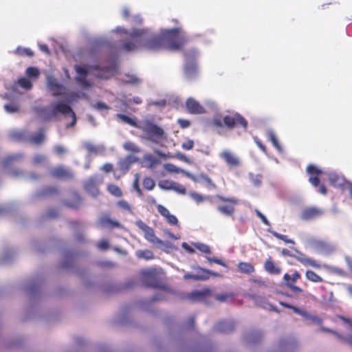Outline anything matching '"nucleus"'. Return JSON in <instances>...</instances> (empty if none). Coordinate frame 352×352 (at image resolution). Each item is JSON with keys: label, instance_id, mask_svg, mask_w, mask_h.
<instances>
[{"label": "nucleus", "instance_id": "11", "mask_svg": "<svg viewBox=\"0 0 352 352\" xmlns=\"http://www.w3.org/2000/svg\"><path fill=\"white\" fill-rule=\"evenodd\" d=\"M324 214V210L317 207L305 208L301 213V219L304 221L314 220Z\"/></svg>", "mask_w": 352, "mask_h": 352}, {"label": "nucleus", "instance_id": "27", "mask_svg": "<svg viewBox=\"0 0 352 352\" xmlns=\"http://www.w3.org/2000/svg\"><path fill=\"white\" fill-rule=\"evenodd\" d=\"M28 140L26 141L30 142L34 144H40L45 140L44 131L43 129H40L37 133H28Z\"/></svg>", "mask_w": 352, "mask_h": 352}, {"label": "nucleus", "instance_id": "35", "mask_svg": "<svg viewBox=\"0 0 352 352\" xmlns=\"http://www.w3.org/2000/svg\"><path fill=\"white\" fill-rule=\"evenodd\" d=\"M264 267L265 270L271 274H279L281 272V269L276 265L271 260L265 261Z\"/></svg>", "mask_w": 352, "mask_h": 352}, {"label": "nucleus", "instance_id": "50", "mask_svg": "<svg viewBox=\"0 0 352 352\" xmlns=\"http://www.w3.org/2000/svg\"><path fill=\"white\" fill-rule=\"evenodd\" d=\"M124 81L130 85H138L142 82V79L135 75H126Z\"/></svg>", "mask_w": 352, "mask_h": 352}, {"label": "nucleus", "instance_id": "41", "mask_svg": "<svg viewBox=\"0 0 352 352\" xmlns=\"http://www.w3.org/2000/svg\"><path fill=\"white\" fill-rule=\"evenodd\" d=\"M22 157H23V154L19 153L10 155L7 157H6L5 160H3V166L5 167H6V166H9L12 162L20 160Z\"/></svg>", "mask_w": 352, "mask_h": 352}, {"label": "nucleus", "instance_id": "42", "mask_svg": "<svg viewBox=\"0 0 352 352\" xmlns=\"http://www.w3.org/2000/svg\"><path fill=\"white\" fill-rule=\"evenodd\" d=\"M267 135L269 140L272 142L274 146L276 147L279 152H281L282 147L278 142L275 133L273 131L270 130L267 131Z\"/></svg>", "mask_w": 352, "mask_h": 352}, {"label": "nucleus", "instance_id": "22", "mask_svg": "<svg viewBox=\"0 0 352 352\" xmlns=\"http://www.w3.org/2000/svg\"><path fill=\"white\" fill-rule=\"evenodd\" d=\"M157 208L158 212L162 216H163L164 217H165L166 219V221H168V223H170V225H173V226H175L177 224L178 220H177V217L175 215L171 214L170 213L169 210L166 208H165L164 206H163L161 204H158L157 206Z\"/></svg>", "mask_w": 352, "mask_h": 352}, {"label": "nucleus", "instance_id": "15", "mask_svg": "<svg viewBox=\"0 0 352 352\" xmlns=\"http://www.w3.org/2000/svg\"><path fill=\"white\" fill-rule=\"evenodd\" d=\"M234 328V322L230 320H221L218 322L214 327V331L228 333L233 331Z\"/></svg>", "mask_w": 352, "mask_h": 352}, {"label": "nucleus", "instance_id": "12", "mask_svg": "<svg viewBox=\"0 0 352 352\" xmlns=\"http://www.w3.org/2000/svg\"><path fill=\"white\" fill-rule=\"evenodd\" d=\"M188 111L192 114H202L206 113L205 109L195 99L189 98L186 102Z\"/></svg>", "mask_w": 352, "mask_h": 352}, {"label": "nucleus", "instance_id": "26", "mask_svg": "<svg viewBox=\"0 0 352 352\" xmlns=\"http://www.w3.org/2000/svg\"><path fill=\"white\" fill-rule=\"evenodd\" d=\"M96 224L102 228H107L120 226V223L119 222L111 219L107 216L100 217L98 219Z\"/></svg>", "mask_w": 352, "mask_h": 352}, {"label": "nucleus", "instance_id": "63", "mask_svg": "<svg viewBox=\"0 0 352 352\" xmlns=\"http://www.w3.org/2000/svg\"><path fill=\"white\" fill-rule=\"evenodd\" d=\"M117 206L120 208L122 210L129 211L131 212V208L129 204L124 201V200H120L118 201Z\"/></svg>", "mask_w": 352, "mask_h": 352}, {"label": "nucleus", "instance_id": "18", "mask_svg": "<svg viewBox=\"0 0 352 352\" xmlns=\"http://www.w3.org/2000/svg\"><path fill=\"white\" fill-rule=\"evenodd\" d=\"M263 337V334L258 330H250L244 335V340L248 344H254L258 342Z\"/></svg>", "mask_w": 352, "mask_h": 352}, {"label": "nucleus", "instance_id": "21", "mask_svg": "<svg viewBox=\"0 0 352 352\" xmlns=\"http://www.w3.org/2000/svg\"><path fill=\"white\" fill-rule=\"evenodd\" d=\"M328 175L329 181L333 186L344 187L345 189H348L346 184L350 182L346 181L344 177L338 175L336 173H330Z\"/></svg>", "mask_w": 352, "mask_h": 352}, {"label": "nucleus", "instance_id": "64", "mask_svg": "<svg viewBox=\"0 0 352 352\" xmlns=\"http://www.w3.org/2000/svg\"><path fill=\"white\" fill-rule=\"evenodd\" d=\"M46 156L42 154H36L34 157L32 162L33 164H41L43 163L46 160Z\"/></svg>", "mask_w": 352, "mask_h": 352}, {"label": "nucleus", "instance_id": "5", "mask_svg": "<svg viewBox=\"0 0 352 352\" xmlns=\"http://www.w3.org/2000/svg\"><path fill=\"white\" fill-rule=\"evenodd\" d=\"M197 54V52L195 50L184 53L186 57L184 75L188 80L195 77L197 73V65L195 60Z\"/></svg>", "mask_w": 352, "mask_h": 352}, {"label": "nucleus", "instance_id": "20", "mask_svg": "<svg viewBox=\"0 0 352 352\" xmlns=\"http://www.w3.org/2000/svg\"><path fill=\"white\" fill-rule=\"evenodd\" d=\"M82 146L88 151L89 154L100 155L103 153L105 150V148L103 145H95L87 141L82 142Z\"/></svg>", "mask_w": 352, "mask_h": 352}, {"label": "nucleus", "instance_id": "57", "mask_svg": "<svg viewBox=\"0 0 352 352\" xmlns=\"http://www.w3.org/2000/svg\"><path fill=\"white\" fill-rule=\"evenodd\" d=\"M155 183L153 179H151V177L144 178L143 181V186L146 189L148 190H153V188L155 187Z\"/></svg>", "mask_w": 352, "mask_h": 352}, {"label": "nucleus", "instance_id": "40", "mask_svg": "<svg viewBox=\"0 0 352 352\" xmlns=\"http://www.w3.org/2000/svg\"><path fill=\"white\" fill-rule=\"evenodd\" d=\"M189 195L197 204H200L210 199V196H204L196 192H190Z\"/></svg>", "mask_w": 352, "mask_h": 352}, {"label": "nucleus", "instance_id": "39", "mask_svg": "<svg viewBox=\"0 0 352 352\" xmlns=\"http://www.w3.org/2000/svg\"><path fill=\"white\" fill-rule=\"evenodd\" d=\"M217 210L226 216H231L234 212V208L232 206H219Z\"/></svg>", "mask_w": 352, "mask_h": 352}, {"label": "nucleus", "instance_id": "31", "mask_svg": "<svg viewBox=\"0 0 352 352\" xmlns=\"http://www.w3.org/2000/svg\"><path fill=\"white\" fill-rule=\"evenodd\" d=\"M142 162L144 163L143 166L148 168H153L155 165L160 163L159 160L153 155L148 153L143 155Z\"/></svg>", "mask_w": 352, "mask_h": 352}, {"label": "nucleus", "instance_id": "62", "mask_svg": "<svg viewBox=\"0 0 352 352\" xmlns=\"http://www.w3.org/2000/svg\"><path fill=\"white\" fill-rule=\"evenodd\" d=\"M307 172L311 175H318L322 173V171L315 166L310 164L307 168Z\"/></svg>", "mask_w": 352, "mask_h": 352}, {"label": "nucleus", "instance_id": "23", "mask_svg": "<svg viewBox=\"0 0 352 352\" xmlns=\"http://www.w3.org/2000/svg\"><path fill=\"white\" fill-rule=\"evenodd\" d=\"M197 270V277L200 278H197V280H208L210 276H214V277H220L221 274L217 272H214L212 271H210L209 270L204 269L199 267H197L196 268Z\"/></svg>", "mask_w": 352, "mask_h": 352}, {"label": "nucleus", "instance_id": "30", "mask_svg": "<svg viewBox=\"0 0 352 352\" xmlns=\"http://www.w3.org/2000/svg\"><path fill=\"white\" fill-rule=\"evenodd\" d=\"M316 247L320 253L324 254H328L335 250L333 245L322 241H316Z\"/></svg>", "mask_w": 352, "mask_h": 352}, {"label": "nucleus", "instance_id": "49", "mask_svg": "<svg viewBox=\"0 0 352 352\" xmlns=\"http://www.w3.org/2000/svg\"><path fill=\"white\" fill-rule=\"evenodd\" d=\"M123 147L125 150L131 151L134 153H138L140 152V148L132 142H126L124 144Z\"/></svg>", "mask_w": 352, "mask_h": 352}, {"label": "nucleus", "instance_id": "32", "mask_svg": "<svg viewBox=\"0 0 352 352\" xmlns=\"http://www.w3.org/2000/svg\"><path fill=\"white\" fill-rule=\"evenodd\" d=\"M9 136L12 140L19 141H26L28 140V132L25 131L11 130Z\"/></svg>", "mask_w": 352, "mask_h": 352}, {"label": "nucleus", "instance_id": "58", "mask_svg": "<svg viewBox=\"0 0 352 352\" xmlns=\"http://www.w3.org/2000/svg\"><path fill=\"white\" fill-rule=\"evenodd\" d=\"M117 117L119 119H120L122 122H124L131 126H135V122L132 118H131L130 117H129L126 115H124L122 113H118V114H117Z\"/></svg>", "mask_w": 352, "mask_h": 352}, {"label": "nucleus", "instance_id": "25", "mask_svg": "<svg viewBox=\"0 0 352 352\" xmlns=\"http://www.w3.org/2000/svg\"><path fill=\"white\" fill-rule=\"evenodd\" d=\"M82 198L76 192H73V196L72 199H63V203L69 208L76 209L78 208L82 205Z\"/></svg>", "mask_w": 352, "mask_h": 352}, {"label": "nucleus", "instance_id": "33", "mask_svg": "<svg viewBox=\"0 0 352 352\" xmlns=\"http://www.w3.org/2000/svg\"><path fill=\"white\" fill-rule=\"evenodd\" d=\"M0 96L4 99L14 102L19 98L21 93L19 91V89H6V91L3 94H0Z\"/></svg>", "mask_w": 352, "mask_h": 352}, {"label": "nucleus", "instance_id": "16", "mask_svg": "<svg viewBox=\"0 0 352 352\" xmlns=\"http://www.w3.org/2000/svg\"><path fill=\"white\" fill-rule=\"evenodd\" d=\"M295 313L301 316L305 321L309 322L310 324H320L322 323V319L318 316L311 314L305 310L301 309H296Z\"/></svg>", "mask_w": 352, "mask_h": 352}, {"label": "nucleus", "instance_id": "28", "mask_svg": "<svg viewBox=\"0 0 352 352\" xmlns=\"http://www.w3.org/2000/svg\"><path fill=\"white\" fill-rule=\"evenodd\" d=\"M144 131L149 135H152L157 138L162 137L164 133V130L162 128L152 123L147 124L144 126Z\"/></svg>", "mask_w": 352, "mask_h": 352}, {"label": "nucleus", "instance_id": "7", "mask_svg": "<svg viewBox=\"0 0 352 352\" xmlns=\"http://www.w3.org/2000/svg\"><path fill=\"white\" fill-rule=\"evenodd\" d=\"M41 282L40 277H36L25 284V290L31 298L38 299L40 297Z\"/></svg>", "mask_w": 352, "mask_h": 352}, {"label": "nucleus", "instance_id": "36", "mask_svg": "<svg viewBox=\"0 0 352 352\" xmlns=\"http://www.w3.org/2000/svg\"><path fill=\"white\" fill-rule=\"evenodd\" d=\"M58 189L56 186H49L43 188L42 190L38 192V197L54 195L58 194Z\"/></svg>", "mask_w": 352, "mask_h": 352}, {"label": "nucleus", "instance_id": "2", "mask_svg": "<svg viewBox=\"0 0 352 352\" xmlns=\"http://www.w3.org/2000/svg\"><path fill=\"white\" fill-rule=\"evenodd\" d=\"M54 99L47 107H35L36 115L43 120L58 119L60 116L71 118L72 122L67 127H72L76 123V116L71 104L78 100H89L88 94L81 90L72 91L71 89H52Z\"/></svg>", "mask_w": 352, "mask_h": 352}, {"label": "nucleus", "instance_id": "47", "mask_svg": "<svg viewBox=\"0 0 352 352\" xmlns=\"http://www.w3.org/2000/svg\"><path fill=\"white\" fill-rule=\"evenodd\" d=\"M173 185H175V182L169 180H162L158 183V186L165 190H173Z\"/></svg>", "mask_w": 352, "mask_h": 352}, {"label": "nucleus", "instance_id": "10", "mask_svg": "<svg viewBox=\"0 0 352 352\" xmlns=\"http://www.w3.org/2000/svg\"><path fill=\"white\" fill-rule=\"evenodd\" d=\"M223 123L227 128L232 129L237 124H241L245 129L247 128L248 122L243 117L236 113L234 117L226 116L223 118Z\"/></svg>", "mask_w": 352, "mask_h": 352}, {"label": "nucleus", "instance_id": "44", "mask_svg": "<svg viewBox=\"0 0 352 352\" xmlns=\"http://www.w3.org/2000/svg\"><path fill=\"white\" fill-rule=\"evenodd\" d=\"M136 256L139 258H143L145 260H150L153 258V253L148 250H138L136 252Z\"/></svg>", "mask_w": 352, "mask_h": 352}, {"label": "nucleus", "instance_id": "54", "mask_svg": "<svg viewBox=\"0 0 352 352\" xmlns=\"http://www.w3.org/2000/svg\"><path fill=\"white\" fill-rule=\"evenodd\" d=\"M206 292L194 291L188 296L189 298L192 300H198L203 298L206 296Z\"/></svg>", "mask_w": 352, "mask_h": 352}, {"label": "nucleus", "instance_id": "29", "mask_svg": "<svg viewBox=\"0 0 352 352\" xmlns=\"http://www.w3.org/2000/svg\"><path fill=\"white\" fill-rule=\"evenodd\" d=\"M136 160L135 157L129 155L124 158L120 159L118 162V164L120 169L125 173L129 170L131 165L135 162Z\"/></svg>", "mask_w": 352, "mask_h": 352}, {"label": "nucleus", "instance_id": "9", "mask_svg": "<svg viewBox=\"0 0 352 352\" xmlns=\"http://www.w3.org/2000/svg\"><path fill=\"white\" fill-rule=\"evenodd\" d=\"M50 175L55 178L61 179H73L74 177L72 169L64 166L52 168L50 170Z\"/></svg>", "mask_w": 352, "mask_h": 352}, {"label": "nucleus", "instance_id": "24", "mask_svg": "<svg viewBox=\"0 0 352 352\" xmlns=\"http://www.w3.org/2000/svg\"><path fill=\"white\" fill-rule=\"evenodd\" d=\"M141 274L142 280L146 285L151 287H156V278L153 272L149 270H143Z\"/></svg>", "mask_w": 352, "mask_h": 352}, {"label": "nucleus", "instance_id": "55", "mask_svg": "<svg viewBox=\"0 0 352 352\" xmlns=\"http://www.w3.org/2000/svg\"><path fill=\"white\" fill-rule=\"evenodd\" d=\"M193 245L199 250L200 252L206 253V254H210V248L204 243H194Z\"/></svg>", "mask_w": 352, "mask_h": 352}, {"label": "nucleus", "instance_id": "46", "mask_svg": "<svg viewBox=\"0 0 352 352\" xmlns=\"http://www.w3.org/2000/svg\"><path fill=\"white\" fill-rule=\"evenodd\" d=\"M116 322L120 324H126L129 322V313L128 311L123 309L118 316Z\"/></svg>", "mask_w": 352, "mask_h": 352}, {"label": "nucleus", "instance_id": "43", "mask_svg": "<svg viewBox=\"0 0 352 352\" xmlns=\"http://www.w3.org/2000/svg\"><path fill=\"white\" fill-rule=\"evenodd\" d=\"M267 231L268 232L271 233L276 238H277L278 239H280L282 241H284L287 243H292V244H294L295 243L294 240L287 239V236L286 235H283V234H279L278 232L272 230L271 228H268L267 230Z\"/></svg>", "mask_w": 352, "mask_h": 352}, {"label": "nucleus", "instance_id": "38", "mask_svg": "<svg viewBox=\"0 0 352 352\" xmlns=\"http://www.w3.org/2000/svg\"><path fill=\"white\" fill-rule=\"evenodd\" d=\"M238 267L240 271L245 274H249L254 271V266L249 263L240 262L238 265Z\"/></svg>", "mask_w": 352, "mask_h": 352}, {"label": "nucleus", "instance_id": "48", "mask_svg": "<svg viewBox=\"0 0 352 352\" xmlns=\"http://www.w3.org/2000/svg\"><path fill=\"white\" fill-rule=\"evenodd\" d=\"M249 178L252 184L256 187H260L262 184V176L261 175H254L253 173H249Z\"/></svg>", "mask_w": 352, "mask_h": 352}, {"label": "nucleus", "instance_id": "34", "mask_svg": "<svg viewBox=\"0 0 352 352\" xmlns=\"http://www.w3.org/2000/svg\"><path fill=\"white\" fill-rule=\"evenodd\" d=\"M13 175L17 177L25 179L36 180L38 179V176L36 174L34 173H28L21 170H14Z\"/></svg>", "mask_w": 352, "mask_h": 352}, {"label": "nucleus", "instance_id": "8", "mask_svg": "<svg viewBox=\"0 0 352 352\" xmlns=\"http://www.w3.org/2000/svg\"><path fill=\"white\" fill-rule=\"evenodd\" d=\"M103 182V177L100 175H94L85 182V190L93 197L99 194L97 186Z\"/></svg>", "mask_w": 352, "mask_h": 352}, {"label": "nucleus", "instance_id": "1", "mask_svg": "<svg viewBox=\"0 0 352 352\" xmlns=\"http://www.w3.org/2000/svg\"><path fill=\"white\" fill-rule=\"evenodd\" d=\"M186 42V38L177 28L166 30L160 34H152L148 30L134 29L122 47L126 52L138 49L157 51L164 48L179 50Z\"/></svg>", "mask_w": 352, "mask_h": 352}, {"label": "nucleus", "instance_id": "6", "mask_svg": "<svg viewBox=\"0 0 352 352\" xmlns=\"http://www.w3.org/2000/svg\"><path fill=\"white\" fill-rule=\"evenodd\" d=\"M293 250L295 251L297 255L292 254L287 249H283L281 253L285 256L295 258L297 261L305 265H309L316 268H320L321 267L320 264H319L316 260L307 257L305 254L297 250L296 248H293Z\"/></svg>", "mask_w": 352, "mask_h": 352}, {"label": "nucleus", "instance_id": "52", "mask_svg": "<svg viewBox=\"0 0 352 352\" xmlns=\"http://www.w3.org/2000/svg\"><path fill=\"white\" fill-rule=\"evenodd\" d=\"M109 192L115 197H121L122 193L120 188L114 184H109L107 188Z\"/></svg>", "mask_w": 352, "mask_h": 352}, {"label": "nucleus", "instance_id": "59", "mask_svg": "<svg viewBox=\"0 0 352 352\" xmlns=\"http://www.w3.org/2000/svg\"><path fill=\"white\" fill-rule=\"evenodd\" d=\"M122 101L124 102V104L126 107L129 106L131 104L132 101L135 104H140L142 102V100L139 97H133V98L124 97V99Z\"/></svg>", "mask_w": 352, "mask_h": 352}, {"label": "nucleus", "instance_id": "45", "mask_svg": "<svg viewBox=\"0 0 352 352\" xmlns=\"http://www.w3.org/2000/svg\"><path fill=\"white\" fill-rule=\"evenodd\" d=\"M295 344L294 340L290 338H283L280 340V347L283 349L292 348Z\"/></svg>", "mask_w": 352, "mask_h": 352}, {"label": "nucleus", "instance_id": "17", "mask_svg": "<svg viewBox=\"0 0 352 352\" xmlns=\"http://www.w3.org/2000/svg\"><path fill=\"white\" fill-rule=\"evenodd\" d=\"M16 255L14 248H6L0 253V264L10 263Z\"/></svg>", "mask_w": 352, "mask_h": 352}, {"label": "nucleus", "instance_id": "56", "mask_svg": "<svg viewBox=\"0 0 352 352\" xmlns=\"http://www.w3.org/2000/svg\"><path fill=\"white\" fill-rule=\"evenodd\" d=\"M76 71L79 76V80L80 81L85 80L87 76V70L86 69V68L80 66H76Z\"/></svg>", "mask_w": 352, "mask_h": 352}, {"label": "nucleus", "instance_id": "13", "mask_svg": "<svg viewBox=\"0 0 352 352\" xmlns=\"http://www.w3.org/2000/svg\"><path fill=\"white\" fill-rule=\"evenodd\" d=\"M76 256V254L74 252L65 250L63 253V259L60 264V267L66 270H71Z\"/></svg>", "mask_w": 352, "mask_h": 352}, {"label": "nucleus", "instance_id": "61", "mask_svg": "<svg viewBox=\"0 0 352 352\" xmlns=\"http://www.w3.org/2000/svg\"><path fill=\"white\" fill-rule=\"evenodd\" d=\"M324 330L326 331L331 332V333L335 334L339 338L344 340L347 343H349V344L352 345V335H349V336H347L346 337H343L340 333H338L337 332H335V331H333L332 330L327 329H324Z\"/></svg>", "mask_w": 352, "mask_h": 352}, {"label": "nucleus", "instance_id": "37", "mask_svg": "<svg viewBox=\"0 0 352 352\" xmlns=\"http://www.w3.org/2000/svg\"><path fill=\"white\" fill-rule=\"evenodd\" d=\"M164 168L166 170H167L168 172L175 173H183L186 176V173H188V171H186L182 168H178L176 166H175L174 164H169V163L165 164L164 165Z\"/></svg>", "mask_w": 352, "mask_h": 352}, {"label": "nucleus", "instance_id": "53", "mask_svg": "<svg viewBox=\"0 0 352 352\" xmlns=\"http://www.w3.org/2000/svg\"><path fill=\"white\" fill-rule=\"evenodd\" d=\"M16 53L20 56H27L30 57L34 55V52L30 48L17 47Z\"/></svg>", "mask_w": 352, "mask_h": 352}, {"label": "nucleus", "instance_id": "14", "mask_svg": "<svg viewBox=\"0 0 352 352\" xmlns=\"http://www.w3.org/2000/svg\"><path fill=\"white\" fill-rule=\"evenodd\" d=\"M219 157L223 159L228 166L236 167L240 164L239 159L228 150H224L220 153Z\"/></svg>", "mask_w": 352, "mask_h": 352}, {"label": "nucleus", "instance_id": "4", "mask_svg": "<svg viewBox=\"0 0 352 352\" xmlns=\"http://www.w3.org/2000/svg\"><path fill=\"white\" fill-rule=\"evenodd\" d=\"M25 77H21L18 79V85L21 88H32L33 82L39 78L41 72L38 67L30 66L25 69Z\"/></svg>", "mask_w": 352, "mask_h": 352}, {"label": "nucleus", "instance_id": "3", "mask_svg": "<svg viewBox=\"0 0 352 352\" xmlns=\"http://www.w3.org/2000/svg\"><path fill=\"white\" fill-rule=\"evenodd\" d=\"M137 227L143 231L145 239L158 248L165 250L171 248V243L168 241H163L157 238L152 228L147 226L142 221L138 220L135 222Z\"/></svg>", "mask_w": 352, "mask_h": 352}, {"label": "nucleus", "instance_id": "60", "mask_svg": "<svg viewBox=\"0 0 352 352\" xmlns=\"http://www.w3.org/2000/svg\"><path fill=\"white\" fill-rule=\"evenodd\" d=\"M4 109L7 113H14L18 111L19 107L14 103L6 104L4 105Z\"/></svg>", "mask_w": 352, "mask_h": 352}, {"label": "nucleus", "instance_id": "51", "mask_svg": "<svg viewBox=\"0 0 352 352\" xmlns=\"http://www.w3.org/2000/svg\"><path fill=\"white\" fill-rule=\"evenodd\" d=\"M306 277L307 278V279H309V280L314 282V283H318V282L322 281V278L320 276H319L314 272L311 271V270L307 271Z\"/></svg>", "mask_w": 352, "mask_h": 352}, {"label": "nucleus", "instance_id": "19", "mask_svg": "<svg viewBox=\"0 0 352 352\" xmlns=\"http://www.w3.org/2000/svg\"><path fill=\"white\" fill-rule=\"evenodd\" d=\"M186 177L192 179L195 183L204 184L207 183L208 186L212 188H215V184L212 182L210 178L203 173L195 175L190 173H186Z\"/></svg>", "mask_w": 352, "mask_h": 352}]
</instances>
